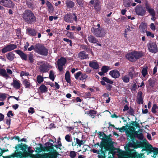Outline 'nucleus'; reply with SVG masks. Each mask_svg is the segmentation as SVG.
<instances>
[{
	"mask_svg": "<svg viewBox=\"0 0 158 158\" xmlns=\"http://www.w3.org/2000/svg\"><path fill=\"white\" fill-rule=\"evenodd\" d=\"M128 136H129L132 139V141L133 142V144L132 143H130L128 145V151L125 152L123 151H120L118 154L119 158H131L134 155V150L133 149L131 150V151L130 148L132 146L134 147L135 146V142L133 140V135L135 137H137L139 139L143 140V136L142 133L138 134L137 131H135L134 133L133 132L130 130H128L127 131Z\"/></svg>",
	"mask_w": 158,
	"mask_h": 158,
	"instance_id": "obj_1",
	"label": "nucleus"
},
{
	"mask_svg": "<svg viewBox=\"0 0 158 158\" xmlns=\"http://www.w3.org/2000/svg\"><path fill=\"white\" fill-rule=\"evenodd\" d=\"M46 149L47 151H50L48 153L43 155L38 154L35 156V158H55L56 152L53 150V145L52 143L48 142L45 144Z\"/></svg>",
	"mask_w": 158,
	"mask_h": 158,
	"instance_id": "obj_2",
	"label": "nucleus"
},
{
	"mask_svg": "<svg viewBox=\"0 0 158 158\" xmlns=\"http://www.w3.org/2000/svg\"><path fill=\"white\" fill-rule=\"evenodd\" d=\"M22 15L24 21L28 23H31L36 21L35 16L33 13L30 10H25Z\"/></svg>",
	"mask_w": 158,
	"mask_h": 158,
	"instance_id": "obj_3",
	"label": "nucleus"
},
{
	"mask_svg": "<svg viewBox=\"0 0 158 158\" xmlns=\"http://www.w3.org/2000/svg\"><path fill=\"white\" fill-rule=\"evenodd\" d=\"M142 52L135 51L129 52L126 56V58L131 62L136 61L143 56Z\"/></svg>",
	"mask_w": 158,
	"mask_h": 158,
	"instance_id": "obj_4",
	"label": "nucleus"
},
{
	"mask_svg": "<svg viewBox=\"0 0 158 158\" xmlns=\"http://www.w3.org/2000/svg\"><path fill=\"white\" fill-rule=\"evenodd\" d=\"M35 52L42 55L46 56L48 54V50L44 46L40 44L35 45Z\"/></svg>",
	"mask_w": 158,
	"mask_h": 158,
	"instance_id": "obj_5",
	"label": "nucleus"
},
{
	"mask_svg": "<svg viewBox=\"0 0 158 158\" xmlns=\"http://www.w3.org/2000/svg\"><path fill=\"white\" fill-rule=\"evenodd\" d=\"M91 31L94 35L98 37H103L106 34V31L103 28H95L94 27H92Z\"/></svg>",
	"mask_w": 158,
	"mask_h": 158,
	"instance_id": "obj_6",
	"label": "nucleus"
},
{
	"mask_svg": "<svg viewBox=\"0 0 158 158\" xmlns=\"http://www.w3.org/2000/svg\"><path fill=\"white\" fill-rule=\"evenodd\" d=\"M39 67L40 71L42 73L48 71L49 68L48 64L44 61H39L37 64Z\"/></svg>",
	"mask_w": 158,
	"mask_h": 158,
	"instance_id": "obj_7",
	"label": "nucleus"
},
{
	"mask_svg": "<svg viewBox=\"0 0 158 158\" xmlns=\"http://www.w3.org/2000/svg\"><path fill=\"white\" fill-rule=\"evenodd\" d=\"M94 146L96 148H98V147H100L101 148L100 150L101 151V152L104 155H105L104 151L109 150L110 148V146L107 143L104 142L101 143L100 145L99 143H97L94 144Z\"/></svg>",
	"mask_w": 158,
	"mask_h": 158,
	"instance_id": "obj_8",
	"label": "nucleus"
},
{
	"mask_svg": "<svg viewBox=\"0 0 158 158\" xmlns=\"http://www.w3.org/2000/svg\"><path fill=\"white\" fill-rule=\"evenodd\" d=\"M64 20L67 23H73V21L77 22V17L75 13L67 14L64 17Z\"/></svg>",
	"mask_w": 158,
	"mask_h": 158,
	"instance_id": "obj_9",
	"label": "nucleus"
},
{
	"mask_svg": "<svg viewBox=\"0 0 158 158\" xmlns=\"http://www.w3.org/2000/svg\"><path fill=\"white\" fill-rule=\"evenodd\" d=\"M149 51L152 53H156L158 51L157 46L155 43L150 42L148 44Z\"/></svg>",
	"mask_w": 158,
	"mask_h": 158,
	"instance_id": "obj_10",
	"label": "nucleus"
},
{
	"mask_svg": "<svg viewBox=\"0 0 158 158\" xmlns=\"http://www.w3.org/2000/svg\"><path fill=\"white\" fill-rule=\"evenodd\" d=\"M0 3L4 6L10 8H13L14 4L10 0H0Z\"/></svg>",
	"mask_w": 158,
	"mask_h": 158,
	"instance_id": "obj_11",
	"label": "nucleus"
},
{
	"mask_svg": "<svg viewBox=\"0 0 158 158\" xmlns=\"http://www.w3.org/2000/svg\"><path fill=\"white\" fill-rule=\"evenodd\" d=\"M135 11L139 15L143 16L146 12L145 9L140 5H138L135 8Z\"/></svg>",
	"mask_w": 158,
	"mask_h": 158,
	"instance_id": "obj_12",
	"label": "nucleus"
},
{
	"mask_svg": "<svg viewBox=\"0 0 158 158\" xmlns=\"http://www.w3.org/2000/svg\"><path fill=\"white\" fill-rule=\"evenodd\" d=\"M75 78L76 79H79V80L84 81L88 77V76L85 73H82L80 71L77 72L74 74Z\"/></svg>",
	"mask_w": 158,
	"mask_h": 158,
	"instance_id": "obj_13",
	"label": "nucleus"
},
{
	"mask_svg": "<svg viewBox=\"0 0 158 158\" xmlns=\"http://www.w3.org/2000/svg\"><path fill=\"white\" fill-rule=\"evenodd\" d=\"M66 62V59L61 57L57 61V66L59 70L62 71L63 70V66L64 65Z\"/></svg>",
	"mask_w": 158,
	"mask_h": 158,
	"instance_id": "obj_14",
	"label": "nucleus"
},
{
	"mask_svg": "<svg viewBox=\"0 0 158 158\" xmlns=\"http://www.w3.org/2000/svg\"><path fill=\"white\" fill-rule=\"evenodd\" d=\"M17 46L14 44L8 45L2 49V52L3 53H5L16 48Z\"/></svg>",
	"mask_w": 158,
	"mask_h": 158,
	"instance_id": "obj_15",
	"label": "nucleus"
},
{
	"mask_svg": "<svg viewBox=\"0 0 158 158\" xmlns=\"http://www.w3.org/2000/svg\"><path fill=\"white\" fill-rule=\"evenodd\" d=\"M17 46L14 44L8 45L2 49V52L3 53H5L16 48Z\"/></svg>",
	"mask_w": 158,
	"mask_h": 158,
	"instance_id": "obj_16",
	"label": "nucleus"
},
{
	"mask_svg": "<svg viewBox=\"0 0 158 158\" xmlns=\"http://www.w3.org/2000/svg\"><path fill=\"white\" fill-rule=\"evenodd\" d=\"M145 6L147 10L151 15L154 16L156 15V12L154 9L152 8L148 2L145 3Z\"/></svg>",
	"mask_w": 158,
	"mask_h": 158,
	"instance_id": "obj_17",
	"label": "nucleus"
},
{
	"mask_svg": "<svg viewBox=\"0 0 158 158\" xmlns=\"http://www.w3.org/2000/svg\"><path fill=\"white\" fill-rule=\"evenodd\" d=\"M109 74L112 77L115 79L119 77L120 75L119 71L117 70H114L110 71Z\"/></svg>",
	"mask_w": 158,
	"mask_h": 158,
	"instance_id": "obj_18",
	"label": "nucleus"
},
{
	"mask_svg": "<svg viewBox=\"0 0 158 158\" xmlns=\"http://www.w3.org/2000/svg\"><path fill=\"white\" fill-rule=\"evenodd\" d=\"M15 52L20 56L22 60H27V54H25L22 51L19 50H15Z\"/></svg>",
	"mask_w": 158,
	"mask_h": 158,
	"instance_id": "obj_19",
	"label": "nucleus"
},
{
	"mask_svg": "<svg viewBox=\"0 0 158 158\" xmlns=\"http://www.w3.org/2000/svg\"><path fill=\"white\" fill-rule=\"evenodd\" d=\"M89 65L90 67L94 69H97L99 68V64L95 60L90 61Z\"/></svg>",
	"mask_w": 158,
	"mask_h": 158,
	"instance_id": "obj_20",
	"label": "nucleus"
},
{
	"mask_svg": "<svg viewBox=\"0 0 158 158\" xmlns=\"http://www.w3.org/2000/svg\"><path fill=\"white\" fill-rule=\"evenodd\" d=\"M11 85L15 89H19L20 87L21 83L19 81L14 79L13 82L11 83Z\"/></svg>",
	"mask_w": 158,
	"mask_h": 158,
	"instance_id": "obj_21",
	"label": "nucleus"
},
{
	"mask_svg": "<svg viewBox=\"0 0 158 158\" xmlns=\"http://www.w3.org/2000/svg\"><path fill=\"white\" fill-rule=\"evenodd\" d=\"M27 146L26 145H18L15 147V148L17 150H22L23 152H27Z\"/></svg>",
	"mask_w": 158,
	"mask_h": 158,
	"instance_id": "obj_22",
	"label": "nucleus"
},
{
	"mask_svg": "<svg viewBox=\"0 0 158 158\" xmlns=\"http://www.w3.org/2000/svg\"><path fill=\"white\" fill-rule=\"evenodd\" d=\"M0 75L3 77L5 78L6 79L10 78V76L6 73V71L5 69H0Z\"/></svg>",
	"mask_w": 158,
	"mask_h": 158,
	"instance_id": "obj_23",
	"label": "nucleus"
},
{
	"mask_svg": "<svg viewBox=\"0 0 158 158\" xmlns=\"http://www.w3.org/2000/svg\"><path fill=\"white\" fill-rule=\"evenodd\" d=\"M139 28L140 32L144 33L147 31V24L145 23H142L140 25Z\"/></svg>",
	"mask_w": 158,
	"mask_h": 158,
	"instance_id": "obj_24",
	"label": "nucleus"
},
{
	"mask_svg": "<svg viewBox=\"0 0 158 158\" xmlns=\"http://www.w3.org/2000/svg\"><path fill=\"white\" fill-rule=\"evenodd\" d=\"M89 41L93 44L96 43L98 42V40L92 35H90L88 37Z\"/></svg>",
	"mask_w": 158,
	"mask_h": 158,
	"instance_id": "obj_25",
	"label": "nucleus"
},
{
	"mask_svg": "<svg viewBox=\"0 0 158 158\" xmlns=\"http://www.w3.org/2000/svg\"><path fill=\"white\" fill-rule=\"evenodd\" d=\"M27 32L28 35L32 36H35L36 33V31L35 30L30 28H27Z\"/></svg>",
	"mask_w": 158,
	"mask_h": 158,
	"instance_id": "obj_26",
	"label": "nucleus"
},
{
	"mask_svg": "<svg viewBox=\"0 0 158 158\" xmlns=\"http://www.w3.org/2000/svg\"><path fill=\"white\" fill-rule=\"evenodd\" d=\"M78 56L81 59H84L87 58L88 57V55L85 54L84 52H81L78 54Z\"/></svg>",
	"mask_w": 158,
	"mask_h": 158,
	"instance_id": "obj_27",
	"label": "nucleus"
},
{
	"mask_svg": "<svg viewBox=\"0 0 158 158\" xmlns=\"http://www.w3.org/2000/svg\"><path fill=\"white\" fill-rule=\"evenodd\" d=\"M6 57L8 60L12 61L14 59L15 54L12 52H10L6 54Z\"/></svg>",
	"mask_w": 158,
	"mask_h": 158,
	"instance_id": "obj_28",
	"label": "nucleus"
},
{
	"mask_svg": "<svg viewBox=\"0 0 158 158\" xmlns=\"http://www.w3.org/2000/svg\"><path fill=\"white\" fill-rule=\"evenodd\" d=\"M148 148L151 152H155L156 154L158 153V148H153L152 145H149Z\"/></svg>",
	"mask_w": 158,
	"mask_h": 158,
	"instance_id": "obj_29",
	"label": "nucleus"
},
{
	"mask_svg": "<svg viewBox=\"0 0 158 158\" xmlns=\"http://www.w3.org/2000/svg\"><path fill=\"white\" fill-rule=\"evenodd\" d=\"M23 84L26 88H30L31 86V84L28 80L24 79L23 81Z\"/></svg>",
	"mask_w": 158,
	"mask_h": 158,
	"instance_id": "obj_30",
	"label": "nucleus"
},
{
	"mask_svg": "<svg viewBox=\"0 0 158 158\" xmlns=\"http://www.w3.org/2000/svg\"><path fill=\"white\" fill-rule=\"evenodd\" d=\"M122 79L125 83H128L130 81V77L129 76L127 75H124L121 77Z\"/></svg>",
	"mask_w": 158,
	"mask_h": 158,
	"instance_id": "obj_31",
	"label": "nucleus"
},
{
	"mask_svg": "<svg viewBox=\"0 0 158 158\" xmlns=\"http://www.w3.org/2000/svg\"><path fill=\"white\" fill-rule=\"evenodd\" d=\"M97 111L94 110H90L89 111L88 114L92 118H94L96 116Z\"/></svg>",
	"mask_w": 158,
	"mask_h": 158,
	"instance_id": "obj_32",
	"label": "nucleus"
},
{
	"mask_svg": "<svg viewBox=\"0 0 158 158\" xmlns=\"http://www.w3.org/2000/svg\"><path fill=\"white\" fill-rule=\"evenodd\" d=\"M66 4L68 8H72L74 6V3L73 2L70 1H66Z\"/></svg>",
	"mask_w": 158,
	"mask_h": 158,
	"instance_id": "obj_33",
	"label": "nucleus"
},
{
	"mask_svg": "<svg viewBox=\"0 0 158 158\" xmlns=\"http://www.w3.org/2000/svg\"><path fill=\"white\" fill-rule=\"evenodd\" d=\"M65 78L66 81L68 83L70 82L71 80L70 79V73L68 71H67L65 75Z\"/></svg>",
	"mask_w": 158,
	"mask_h": 158,
	"instance_id": "obj_34",
	"label": "nucleus"
},
{
	"mask_svg": "<svg viewBox=\"0 0 158 158\" xmlns=\"http://www.w3.org/2000/svg\"><path fill=\"white\" fill-rule=\"evenodd\" d=\"M40 90L42 93H45L47 91V88L45 85H41L39 88Z\"/></svg>",
	"mask_w": 158,
	"mask_h": 158,
	"instance_id": "obj_35",
	"label": "nucleus"
},
{
	"mask_svg": "<svg viewBox=\"0 0 158 158\" xmlns=\"http://www.w3.org/2000/svg\"><path fill=\"white\" fill-rule=\"evenodd\" d=\"M46 4L49 9V12H52L53 10V8L51 4L49 1L46 2Z\"/></svg>",
	"mask_w": 158,
	"mask_h": 158,
	"instance_id": "obj_36",
	"label": "nucleus"
},
{
	"mask_svg": "<svg viewBox=\"0 0 158 158\" xmlns=\"http://www.w3.org/2000/svg\"><path fill=\"white\" fill-rule=\"evenodd\" d=\"M7 97V94L0 93V101H4Z\"/></svg>",
	"mask_w": 158,
	"mask_h": 158,
	"instance_id": "obj_37",
	"label": "nucleus"
},
{
	"mask_svg": "<svg viewBox=\"0 0 158 158\" xmlns=\"http://www.w3.org/2000/svg\"><path fill=\"white\" fill-rule=\"evenodd\" d=\"M94 6L95 9L96 10L99 11L101 9L100 6L99 2L97 1H95V4L94 5Z\"/></svg>",
	"mask_w": 158,
	"mask_h": 158,
	"instance_id": "obj_38",
	"label": "nucleus"
},
{
	"mask_svg": "<svg viewBox=\"0 0 158 158\" xmlns=\"http://www.w3.org/2000/svg\"><path fill=\"white\" fill-rule=\"evenodd\" d=\"M147 66L144 67L142 70L141 73L144 77H145L147 73Z\"/></svg>",
	"mask_w": 158,
	"mask_h": 158,
	"instance_id": "obj_39",
	"label": "nucleus"
},
{
	"mask_svg": "<svg viewBox=\"0 0 158 158\" xmlns=\"http://www.w3.org/2000/svg\"><path fill=\"white\" fill-rule=\"evenodd\" d=\"M28 58L30 63H33L35 62V60L33 58V55L31 53H30L29 54Z\"/></svg>",
	"mask_w": 158,
	"mask_h": 158,
	"instance_id": "obj_40",
	"label": "nucleus"
},
{
	"mask_svg": "<svg viewBox=\"0 0 158 158\" xmlns=\"http://www.w3.org/2000/svg\"><path fill=\"white\" fill-rule=\"evenodd\" d=\"M102 79L103 80H104L106 83L110 84H112L114 83L112 81L106 77H103Z\"/></svg>",
	"mask_w": 158,
	"mask_h": 158,
	"instance_id": "obj_41",
	"label": "nucleus"
},
{
	"mask_svg": "<svg viewBox=\"0 0 158 158\" xmlns=\"http://www.w3.org/2000/svg\"><path fill=\"white\" fill-rule=\"evenodd\" d=\"M49 77L50 79L52 80V81H54L55 79L54 73L53 70H51L50 72Z\"/></svg>",
	"mask_w": 158,
	"mask_h": 158,
	"instance_id": "obj_42",
	"label": "nucleus"
},
{
	"mask_svg": "<svg viewBox=\"0 0 158 158\" xmlns=\"http://www.w3.org/2000/svg\"><path fill=\"white\" fill-rule=\"evenodd\" d=\"M158 107L156 105L154 104L152 109V112L153 113H156L157 111Z\"/></svg>",
	"mask_w": 158,
	"mask_h": 158,
	"instance_id": "obj_43",
	"label": "nucleus"
},
{
	"mask_svg": "<svg viewBox=\"0 0 158 158\" xmlns=\"http://www.w3.org/2000/svg\"><path fill=\"white\" fill-rule=\"evenodd\" d=\"M138 102L139 103H143V101L142 98V93L141 92H139L138 94Z\"/></svg>",
	"mask_w": 158,
	"mask_h": 158,
	"instance_id": "obj_44",
	"label": "nucleus"
},
{
	"mask_svg": "<svg viewBox=\"0 0 158 158\" xmlns=\"http://www.w3.org/2000/svg\"><path fill=\"white\" fill-rule=\"evenodd\" d=\"M76 144H78L80 147L84 144V142L83 140H80L78 138H76Z\"/></svg>",
	"mask_w": 158,
	"mask_h": 158,
	"instance_id": "obj_45",
	"label": "nucleus"
},
{
	"mask_svg": "<svg viewBox=\"0 0 158 158\" xmlns=\"http://www.w3.org/2000/svg\"><path fill=\"white\" fill-rule=\"evenodd\" d=\"M76 155V153L75 151H71L70 152L69 156L71 158H74Z\"/></svg>",
	"mask_w": 158,
	"mask_h": 158,
	"instance_id": "obj_46",
	"label": "nucleus"
},
{
	"mask_svg": "<svg viewBox=\"0 0 158 158\" xmlns=\"http://www.w3.org/2000/svg\"><path fill=\"white\" fill-rule=\"evenodd\" d=\"M109 69V67L108 66H103L101 69V70L103 71L105 73H106L108 70Z\"/></svg>",
	"mask_w": 158,
	"mask_h": 158,
	"instance_id": "obj_47",
	"label": "nucleus"
},
{
	"mask_svg": "<svg viewBox=\"0 0 158 158\" xmlns=\"http://www.w3.org/2000/svg\"><path fill=\"white\" fill-rule=\"evenodd\" d=\"M43 78L41 76L39 75L37 76V81L39 83H41L43 81Z\"/></svg>",
	"mask_w": 158,
	"mask_h": 158,
	"instance_id": "obj_48",
	"label": "nucleus"
},
{
	"mask_svg": "<svg viewBox=\"0 0 158 158\" xmlns=\"http://www.w3.org/2000/svg\"><path fill=\"white\" fill-rule=\"evenodd\" d=\"M65 139L68 142H71L72 139L71 136L69 135H66L65 137Z\"/></svg>",
	"mask_w": 158,
	"mask_h": 158,
	"instance_id": "obj_49",
	"label": "nucleus"
},
{
	"mask_svg": "<svg viewBox=\"0 0 158 158\" xmlns=\"http://www.w3.org/2000/svg\"><path fill=\"white\" fill-rule=\"evenodd\" d=\"M73 34L74 33L73 32H68L66 34V35L68 37L72 39L74 38Z\"/></svg>",
	"mask_w": 158,
	"mask_h": 158,
	"instance_id": "obj_50",
	"label": "nucleus"
},
{
	"mask_svg": "<svg viewBox=\"0 0 158 158\" xmlns=\"http://www.w3.org/2000/svg\"><path fill=\"white\" fill-rule=\"evenodd\" d=\"M77 3L80 6L82 7L83 6L84 2L83 0H76Z\"/></svg>",
	"mask_w": 158,
	"mask_h": 158,
	"instance_id": "obj_51",
	"label": "nucleus"
},
{
	"mask_svg": "<svg viewBox=\"0 0 158 158\" xmlns=\"http://www.w3.org/2000/svg\"><path fill=\"white\" fill-rule=\"evenodd\" d=\"M16 157V155L15 154H13L11 155H10L8 156H2V157L3 158H15Z\"/></svg>",
	"mask_w": 158,
	"mask_h": 158,
	"instance_id": "obj_52",
	"label": "nucleus"
},
{
	"mask_svg": "<svg viewBox=\"0 0 158 158\" xmlns=\"http://www.w3.org/2000/svg\"><path fill=\"white\" fill-rule=\"evenodd\" d=\"M99 137L102 139H104V138L106 136L103 132H99Z\"/></svg>",
	"mask_w": 158,
	"mask_h": 158,
	"instance_id": "obj_53",
	"label": "nucleus"
},
{
	"mask_svg": "<svg viewBox=\"0 0 158 158\" xmlns=\"http://www.w3.org/2000/svg\"><path fill=\"white\" fill-rule=\"evenodd\" d=\"M146 33L148 36H150L152 38H153L154 37V35L150 31H147Z\"/></svg>",
	"mask_w": 158,
	"mask_h": 158,
	"instance_id": "obj_54",
	"label": "nucleus"
},
{
	"mask_svg": "<svg viewBox=\"0 0 158 158\" xmlns=\"http://www.w3.org/2000/svg\"><path fill=\"white\" fill-rule=\"evenodd\" d=\"M29 75V73L25 71H22L20 73V76L21 77L23 76H27Z\"/></svg>",
	"mask_w": 158,
	"mask_h": 158,
	"instance_id": "obj_55",
	"label": "nucleus"
},
{
	"mask_svg": "<svg viewBox=\"0 0 158 158\" xmlns=\"http://www.w3.org/2000/svg\"><path fill=\"white\" fill-rule=\"evenodd\" d=\"M8 151V150L7 149L6 150L4 149H2L0 148V156L2 155L3 153Z\"/></svg>",
	"mask_w": 158,
	"mask_h": 158,
	"instance_id": "obj_56",
	"label": "nucleus"
},
{
	"mask_svg": "<svg viewBox=\"0 0 158 158\" xmlns=\"http://www.w3.org/2000/svg\"><path fill=\"white\" fill-rule=\"evenodd\" d=\"M128 112L131 115H133L134 114V110H133L131 108H130V109H129L128 110Z\"/></svg>",
	"mask_w": 158,
	"mask_h": 158,
	"instance_id": "obj_57",
	"label": "nucleus"
},
{
	"mask_svg": "<svg viewBox=\"0 0 158 158\" xmlns=\"http://www.w3.org/2000/svg\"><path fill=\"white\" fill-rule=\"evenodd\" d=\"M34 109L33 108L30 107L29 109L28 112L29 113H30L32 114L34 112Z\"/></svg>",
	"mask_w": 158,
	"mask_h": 158,
	"instance_id": "obj_58",
	"label": "nucleus"
},
{
	"mask_svg": "<svg viewBox=\"0 0 158 158\" xmlns=\"http://www.w3.org/2000/svg\"><path fill=\"white\" fill-rule=\"evenodd\" d=\"M7 116L8 117H10V116H14V114L12 113V112L11 110L9 111L7 113Z\"/></svg>",
	"mask_w": 158,
	"mask_h": 158,
	"instance_id": "obj_59",
	"label": "nucleus"
},
{
	"mask_svg": "<svg viewBox=\"0 0 158 158\" xmlns=\"http://www.w3.org/2000/svg\"><path fill=\"white\" fill-rule=\"evenodd\" d=\"M58 144L57 145H56L54 146L57 148H60V147L61 146V143L60 141H58Z\"/></svg>",
	"mask_w": 158,
	"mask_h": 158,
	"instance_id": "obj_60",
	"label": "nucleus"
},
{
	"mask_svg": "<svg viewBox=\"0 0 158 158\" xmlns=\"http://www.w3.org/2000/svg\"><path fill=\"white\" fill-rule=\"evenodd\" d=\"M149 82L150 85L152 87H153L154 85V82L151 80H149Z\"/></svg>",
	"mask_w": 158,
	"mask_h": 158,
	"instance_id": "obj_61",
	"label": "nucleus"
},
{
	"mask_svg": "<svg viewBox=\"0 0 158 158\" xmlns=\"http://www.w3.org/2000/svg\"><path fill=\"white\" fill-rule=\"evenodd\" d=\"M6 71L7 73H6L8 75V74H12L13 72L12 70L10 69H6Z\"/></svg>",
	"mask_w": 158,
	"mask_h": 158,
	"instance_id": "obj_62",
	"label": "nucleus"
},
{
	"mask_svg": "<svg viewBox=\"0 0 158 158\" xmlns=\"http://www.w3.org/2000/svg\"><path fill=\"white\" fill-rule=\"evenodd\" d=\"M35 45L34 46L33 45H31V47L28 49V51H30L32 50H34L35 51Z\"/></svg>",
	"mask_w": 158,
	"mask_h": 158,
	"instance_id": "obj_63",
	"label": "nucleus"
},
{
	"mask_svg": "<svg viewBox=\"0 0 158 158\" xmlns=\"http://www.w3.org/2000/svg\"><path fill=\"white\" fill-rule=\"evenodd\" d=\"M150 28L152 30H155L156 29V27L154 25V23H152L150 25Z\"/></svg>",
	"mask_w": 158,
	"mask_h": 158,
	"instance_id": "obj_64",
	"label": "nucleus"
}]
</instances>
